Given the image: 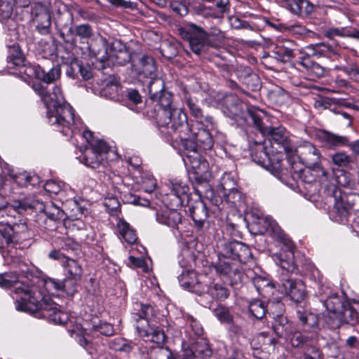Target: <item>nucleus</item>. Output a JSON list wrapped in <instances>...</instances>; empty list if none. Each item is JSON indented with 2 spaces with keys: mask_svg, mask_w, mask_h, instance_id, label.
I'll list each match as a JSON object with an SVG mask.
<instances>
[{
  "mask_svg": "<svg viewBox=\"0 0 359 359\" xmlns=\"http://www.w3.org/2000/svg\"><path fill=\"white\" fill-rule=\"evenodd\" d=\"M15 293L20 294L16 298L15 308L18 311L39 313L43 318L60 325L66 324L69 318L68 313L60 309V306L42 293L36 286L21 284L15 287Z\"/></svg>",
  "mask_w": 359,
  "mask_h": 359,
  "instance_id": "1",
  "label": "nucleus"
},
{
  "mask_svg": "<svg viewBox=\"0 0 359 359\" xmlns=\"http://www.w3.org/2000/svg\"><path fill=\"white\" fill-rule=\"evenodd\" d=\"M47 118L51 126L60 129L65 135H68V130L76 133V126L79 120H76L73 108L67 103L62 95L61 88L55 86L52 94H49L47 103Z\"/></svg>",
  "mask_w": 359,
  "mask_h": 359,
  "instance_id": "2",
  "label": "nucleus"
},
{
  "mask_svg": "<svg viewBox=\"0 0 359 359\" xmlns=\"http://www.w3.org/2000/svg\"><path fill=\"white\" fill-rule=\"evenodd\" d=\"M154 309L149 304L135 302L131 313L132 319L136 323L135 330L139 337L145 341H150L155 344H163L166 337L162 330L156 328L149 323L150 317L153 316Z\"/></svg>",
  "mask_w": 359,
  "mask_h": 359,
  "instance_id": "3",
  "label": "nucleus"
},
{
  "mask_svg": "<svg viewBox=\"0 0 359 359\" xmlns=\"http://www.w3.org/2000/svg\"><path fill=\"white\" fill-rule=\"evenodd\" d=\"M157 123L160 127H165L168 133L177 137H186L192 128L188 122L187 115L182 108L176 107L159 111Z\"/></svg>",
  "mask_w": 359,
  "mask_h": 359,
  "instance_id": "4",
  "label": "nucleus"
},
{
  "mask_svg": "<svg viewBox=\"0 0 359 359\" xmlns=\"http://www.w3.org/2000/svg\"><path fill=\"white\" fill-rule=\"evenodd\" d=\"M179 31L182 39L189 43L191 50L197 55L206 51L208 47L217 48L220 46L219 40L210 39L208 32L194 24H188Z\"/></svg>",
  "mask_w": 359,
  "mask_h": 359,
  "instance_id": "5",
  "label": "nucleus"
},
{
  "mask_svg": "<svg viewBox=\"0 0 359 359\" xmlns=\"http://www.w3.org/2000/svg\"><path fill=\"white\" fill-rule=\"evenodd\" d=\"M260 111L255 108H248L247 113L252 119L253 123L259 131L264 136L270 137L271 140L283 147L285 152L292 151V147L286 134V130L282 126L271 127L266 126L260 115Z\"/></svg>",
  "mask_w": 359,
  "mask_h": 359,
  "instance_id": "6",
  "label": "nucleus"
},
{
  "mask_svg": "<svg viewBox=\"0 0 359 359\" xmlns=\"http://www.w3.org/2000/svg\"><path fill=\"white\" fill-rule=\"evenodd\" d=\"M109 150L110 147L104 141L90 142V147L85 149L80 161L89 168H98L107 159Z\"/></svg>",
  "mask_w": 359,
  "mask_h": 359,
  "instance_id": "7",
  "label": "nucleus"
},
{
  "mask_svg": "<svg viewBox=\"0 0 359 359\" xmlns=\"http://www.w3.org/2000/svg\"><path fill=\"white\" fill-rule=\"evenodd\" d=\"M219 260L214 264L216 273L223 279L229 281L232 285L241 283L243 273L238 265L229 260V257H223L219 252Z\"/></svg>",
  "mask_w": 359,
  "mask_h": 359,
  "instance_id": "8",
  "label": "nucleus"
},
{
  "mask_svg": "<svg viewBox=\"0 0 359 359\" xmlns=\"http://www.w3.org/2000/svg\"><path fill=\"white\" fill-rule=\"evenodd\" d=\"M266 222H269V228L274 236L282 242L287 248L291 257L288 260L284 259L283 255L277 256L279 259L280 266L287 272L293 273L296 271L297 267L293 262V243L292 241L284 233L276 221L272 219L266 218Z\"/></svg>",
  "mask_w": 359,
  "mask_h": 359,
  "instance_id": "9",
  "label": "nucleus"
},
{
  "mask_svg": "<svg viewBox=\"0 0 359 359\" xmlns=\"http://www.w3.org/2000/svg\"><path fill=\"white\" fill-rule=\"evenodd\" d=\"M183 160L184 163L193 170L194 177L199 183L209 180V164L198 151L183 154Z\"/></svg>",
  "mask_w": 359,
  "mask_h": 359,
  "instance_id": "10",
  "label": "nucleus"
},
{
  "mask_svg": "<svg viewBox=\"0 0 359 359\" xmlns=\"http://www.w3.org/2000/svg\"><path fill=\"white\" fill-rule=\"evenodd\" d=\"M297 152L299 158L305 165L313 169L315 172L326 175L327 172L320 165V154L318 149L309 142H305L299 146Z\"/></svg>",
  "mask_w": 359,
  "mask_h": 359,
  "instance_id": "11",
  "label": "nucleus"
},
{
  "mask_svg": "<svg viewBox=\"0 0 359 359\" xmlns=\"http://www.w3.org/2000/svg\"><path fill=\"white\" fill-rule=\"evenodd\" d=\"M250 154L257 163L265 167L273 175L276 176L280 173L281 164L278 158H272L269 156L266 147L262 142H255V147H251Z\"/></svg>",
  "mask_w": 359,
  "mask_h": 359,
  "instance_id": "12",
  "label": "nucleus"
},
{
  "mask_svg": "<svg viewBox=\"0 0 359 359\" xmlns=\"http://www.w3.org/2000/svg\"><path fill=\"white\" fill-rule=\"evenodd\" d=\"M220 255L223 257L238 259L242 263L249 261L252 256L248 246L236 241H231L222 244Z\"/></svg>",
  "mask_w": 359,
  "mask_h": 359,
  "instance_id": "13",
  "label": "nucleus"
},
{
  "mask_svg": "<svg viewBox=\"0 0 359 359\" xmlns=\"http://www.w3.org/2000/svg\"><path fill=\"white\" fill-rule=\"evenodd\" d=\"M79 279H74L70 277L59 280L48 278L42 280L45 290L50 294L57 292L65 293L69 296H73L77 292V282Z\"/></svg>",
  "mask_w": 359,
  "mask_h": 359,
  "instance_id": "14",
  "label": "nucleus"
},
{
  "mask_svg": "<svg viewBox=\"0 0 359 359\" xmlns=\"http://www.w3.org/2000/svg\"><path fill=\"white\" fill-rule=\"evenodd\" d=\"M7 231L6 234L7 238H11L12 244H21L24 241L30 240L33 233L29 229L26 219H20L18 222L13 221V217L11 219V223L7 224Z\"/></svg>",
  "mask_w": 359,
  "mask_h": 359,
  "instance_id": "15",
  "label": "nucleus"
},
{
  "mask_svg": "<svg viewBox=\"0 0 359 359\" xmlns=\"http://www.w3.org/2000/svg\"><path fill=\"white\" fill-rule=\"evenodd\" d=\"M32 16L36 29L41 34L46 35L50 32V14L45 6L35 4L32 8Z\"/></svg>",
  "mask_w": 359,
  "mask_h": 359,
  "instance_id": "16",
  "label": "nucleus"
},
{
  "mask_svg": "<svg viewBox=\"0 0 359 359\" xmlns=\"http://www.w3.org/2000/svg\"><path fill=\"white\" fill-rule=\"evenodd\" d=\"M282 287L287 296L295 303H301L306 296V286L301 280L292 278H282Z\"/></svg>",
  "mask_w": 359,
  "mask_h": 359,
  "instance_id": "17",
  "label": "nucleus"
},
{
  "mask_svg": "<svg viewBox=\"0 0 359 359\" xmlns=\"http://www.w3.org/2000/svg\"><path fill=\"white\" fill-rule=\"evenodd\" d=\"M90 54L102 63L106 64L109 60L110 49H108L107 39L100 34H95L88 42Z\"/></svg>",
  "mask_w": 359,
  "mask_h": 359,
  "instance_id": "18",
  "label": "nucleus"
},
{
  "mask_svg": "<svg viewBox=\"0 0 359 359\" xmlns=\"http://www.w3.org/2000/svg\"><path fill=\"white\" fill-rule=\"evenodd\" d=\"M109 60L106 65H116L123 66L128 63L131 59V55L126 46L119 40H114L111 43Z\"/></svg>",
  "mask_w": 359,
  "mask_h": 359,
  "instance_id": "19",
  "label": "nucleus"
},
{
  "mask_svg": "<svg viewBox=\"0 0 359 359\" xmlns=\"http://www.w3.org/2000/svg\"><path fill=\"white\" fill-rule=\"evenodd\" d=\"M163 344H157L158 346H152L147 347L144 344L138 345V353L142 356V359H176L172 351L168 348L163 346Z\"/></svg>",
  "mask_w": 359,
  "mask_h": 359,
  "instance_id": "20",
  "label": "nucleus"
},
{
  "mask_svg": "<svg viewBox=\"0 0 359 359\" xmlns=\"http://www.w3.org/2000/svg\"><path fill=\"white\" fill-rule=\"evenodd\" d=\"M155 215L157 222L172 229H177L182 222L181 213L174 208H168L166 206L158 210Z\"/></svg>",
  "mask_w": 359,
  "mask_h": 359,
  "instance_id": "21",
  "label": "nucleus"
},
{
  "mask_svg": "<svg viewBox=\"0 0 359 359\" xmlns=\"http://www.w3.org/2000/svg\"><path fill=\"white\" fill-rule=\"evenodd\" d=\"M43 208V203L36 199L34 196L13 200L11 203V208L18 214H23L28 210L41 212Z\"/></svg>",
  "mask_w": 359,
  "mask_h": 359,
  "instance_id": "22",
  "label": "nucleus"
},
{
  "mask_svg": "<svg viewBox=\"0 0 359 359\" xmlns=\"http://www.w3.org/2000/svg\"><path fill=\"white\" fill-rule=\"evenodd\" d=\"M211 355L212 350L209 345L201 339L184 349L183 359H205Z\"/></svg>",
  "mask_w": 359,
  "mask_h": 359,
  "instance_id": "23",
  "label": "nucleus"
},
{
  "mask_svg": "<svg viewBox=\"0 0 359 359\" xmlns=\"http://www.w3.org/2000/svg\"><path fill=\"white\" fill-rule=\"evenodd\" d=\"M334 195V205L330 212V217L336 222L346 224L350 215V207L344 198H337V191Z\"/></svg>",
  "mask_w": 359,
  "mask_h": 359,
  "instance_id": "24",
  "label": "nucleus"
},
{
  "mask_svg": "<svg viewBox=\"0 0 359 359\" xmlns=\"http://www.w3.org/2000/svg\"><path fill=\"white\" fill-rule=\"evenodd\" d=\"M304 54L313 57H330L332 55H336L334 48L327 43L320 42L306 46L304 48Z\"/></svg>",
  "mask_w": 359,
  "mask_h": 359,
  "instance_id": "25",
  "label": "nucleus"
},
{
  "mask_svg": "<svg viewBox=\"0 0 359 359\" xmlns=\"http://www.w3.org/2000/svg\"><path fill=\"white\" fill-rule=\"evenodd\" d=\"M137 72L140 79H150L156 76V65L154 59L147 55L140 57L137 65Z\"/></svg>",
  "mask_w": 359,
  "mask_h": 359,
  "instance_id": "26",
  "label": "nucleus"
},
{
  "mask_svg": "<svg viewBox=\"0 0 359 359\" xmlns=\"http://www.w3.org/2000/svg\"><path fill=\"white\" fill-rule=\"evenodd\" d=\"M189 192V187L186 183L182 181L172 182L169 194L170 197H173L172 205L175 207L182 206L184 200L188 198Z\"/></svg>",
  "mask_w": 359,
  "mask_h": 359,
  "instance_id": "27",
  "label": "nucleus"
},
{
  "mask_svg": "<svg viewBox=\"0 0 359 359\" xmlns=\"http://www.w3.org/2000/svg\"><path fill=\"white\" fill-rule=\"evenodd\" d=\"M189 212L196 226L203 227L208 216L206 204L201 199L197 200L189 207Z\"/></svg>",
  "mask_w": 359,
  "mask_h": 359,
  "instance_id": "28",
  "label": "nucleus"
},
{
  "mask_svg": "<svg viewBox=\"0 0 359 359\" xmlns=\"http://www.w3.org/2000/svg\"><path fill=\"white\" fill-rule=\"evenodd\" d=\"M294 46V43L291 41L276 46L271 51L273 57L282 63L290 62L295 57Z\"/></svg>",
  "mask_w": 359,
  "mask_h": 359,
  "instance_id": "29",
  "label": "nucleus"
},
{
  "mask_svg": "<svg viewBox=\"0 0 359 359\" xmlns=\"http://www.w3.org/2000/svg\"><path fill=\"white\" fill-rule=\"evenodd\" d=\"M285 7L294 15L308 16L313 11V6L308 0H286Z\"/></svg>",
  "mask_w": 359,
  "mask_h": 359,
  "instance_id": "30",
  "label": "nucleus"
},
{
  "mask_svg": "<svg viewBox=\"0 0 359 359\" xmlns=\"http://www.w3.org/2000/svg\"><path fill=\"white\" fill-rule=\"evenodd\" d=\"M212 129L208 128H194L192 126V137L195 139L199 147L204 150H208L212 149L214 144L213 139L210 134Z\"/></svg>",
  "mask_w": 359,
  "mask_h": 359,
  "instance_id": "31",
  "label": "nucleus"
},
{
  "mask_svg": "<svg viewBox=\"0 0 359 359\" xmlns=\"http://www.w3.org/2000/svg\"><path fill=\"white\" fill-rule=\"evenodd\" d=\"M272 327L278 337L286 338L289 337L291 325L285 316L277 315L276 317H274Z\"/></svg>",
  "mask_w": 359,
  "mask_h": 359,
  "instance_id": "32",
  "label": "nucleus"
},
{
  "mask_svg": "<svg viewBox=\"0 0 359 359\" xmlns=\"http://www.w3.org/2000/svg\"><path fill=\"white\" fill-rule=\"evenodd\" d=\"M252 283L257 292L264 297H269L273 294V283L267 278L256 276L252 278Z\"/></svg>",
  "mask_w": 359,
  "mask_h": 359,
  "instance_id": "33",
  "label": "nucleus"
},
{
  "mask_svg": "<svg viewBox=\"0 0 359 359\" xmlns=\"http://www.w3.org/2000/svg\"><path fill=\"white\" fill-rule=\"evenodd\" d=\"M339 321L354 325L358 321V313L348 302H344V306L336 316Z\"/></svg>",
  "mask_w": 359,
  "mask_h": 359,
  "instance_id": "34",
  "label": "nucleus"
},
{
  "mask_svg": "<svg viewBox=\"0 0 359 359\" xmlns=\"http://www.w3.org/2000/svg\"><path fill=\"white\" fill-rule=\"evenodd\" d=\"M34 74L36 78L46 83L53 82L60 76V69L57 67H54L46 72L39 66H36L33 69Z\"/></svg>",
  "mask_w": 359,
  "mask_h": 359,
  "instance_id": "35",
  "label": "nucleus"
},
{
  "mask_svg": "<svg viewBox=\"0 0 359 359\" xmlns=\"http://www.w3.org/2000/svg\"><path fill=\"white\" fill-rule=\"evenodd\" d=\"M224 104L233 116H242L243 115V104L236 95H229L225 97Z\"/></svg>",
  "mask_w": 359,
  "mask_h": 359,
  "instance_id": "36",
  "label": "nucleus"
},
{
  "mask_svg": "<svg viewBox=\"0 0 359 359\" xmlns=\"http://www.w3.org/2000/svg\"><path fill=\"white\" fill-rule=\"evenodd\" d=\"M118 231L121 238L128 243L133 244L137 239L135 231L123 219H119L117 223Z\"/></svg>",
  "mask_w": 359,
  "mask_h": 359,
  "instance_id": "37",
  "label": "nucleus"
},
{
  "mask_svg": "<svg viewBox=\"0 0 359 359\" xmlns=\"http://www.w3.org/2000/svg\"><path fill=\"white\" fill-rule=\"evenodd\" d=\"M180 285L188 290L191 292H198V280L196 279V274L194 271H186L182 273L178 277Z\"/></svg>",
  "mask_w": 359,
  "mask_h": 359,
  "instance_id": "38",
  "label": "nucleus"
},
{
  "mask_svg": "<svg viewBox=\"0 0 359 359\" xmlns=\"http://www.w3.org/2000/svg\"><path fill=\"white\" fill-rule=\"evenodd\" d=\"M321 301L326 309L336 316L344 306V302H342L340 297L335 293L330 294L325 299H321Z\"/></svg>",
  "mask_w": 359,
  "mask_h": 359,
  "instance_id": "39",
  "label": "nucleus"
},
{
  "mask_svg": "<svg viewBox=\"0 0 359 359\" xmlns=\"http://www.w3.org/2000/svg\"><path fill=\"white\" fill-rule=\"evenodd\" d=\"M63 267L68 277L74 279H81L83 273V270L81 264L78 261L68 258L63 264Z\"/></svg>",
  "mask_w": 359,
  "mask_h": 359,
  "instance_id": "40",
  "label": "nucleus"
},
{
  "mask_svg": "<svg viewBox=\"0 0 359 359\" xmlns=\"http://www.w3.org/2000/svg\"><path fill=\"white\" fill-rule=\"evenodd\" d=\"M147 87L151 100L156 99L157 96L165 91L163 81L157 76L149 79Z\"/></svg>",
  "mask_w": 359,
  "mask_h": 359,
  "instance_id": "41",
  "label": "nucleus"
},
{
  "mask_svg": "<svg viewBox=\"0 0 359 359\" xmlns=\"http://www.w3.org/2000/svg\"><path fill=\"white\" fill-rule=\"evenodd\" d=\"M220 185L223 190L229 191V197L239 200L241 198V194L235 189L236 182L229 174H224L220 180Z\"/></svg>",
  "mask_w": 359,
  "mask_h": 359,
  "instance_id": "42",
  "label": "nucleus"
},
{
  "mask_svg": "<svg viewBox=\"0 0 359 359\" xmlns=\"http://www.w3.org/2000/svg\"><path fill=\"white\" fill-rule=\"evenodd\" d=\"M68 32L78 36L81 40H90L95 35L93 33L92 27L88 24H81L75 26L74 28L71 27L69 28Z\"/></svg>",
  "mask_w": 359,
  "mask_h": 359,
  "instance_id": "43",
  "label": "nucleus"
},
{
  "mask_svg": "<svg viewBox=\"0 0 359 359\" xmlns=\"http://www.w3.org/2000/svg\"><path fill=\"white\" fill-rule=\"evenodd\" d=\"M323 140L330 147H338L348 145V139L345 136L337 135L325 132L323 136Z\"/></svg>",
  "mask_w": 359,
  "mask_h": 359,
  "instance_id": "44",
  "label": "nucleus"
},
{
  "mask_svg": "<svg viewBox=\"0 0 359 359\" xmlns=\"http://www.w3.org/2000/svg\"><path fill=\"white\" fill-rule=\"evenodd\" d=\"M206 294L211 296L213 299L222 301L229 297V291L225 287L217 283L208 288L207 292L203 293V295Z\"/></svg>",
  "mask_w": 359,
  "mask_h": 359,
  "instance_id": "45",
  "label": "nucleus"
},
{
  "mask_svg": "<svg viewBox=\"0 0 359 359\" xmlns=\"http://www.w3.org/2000/svg\"><path fill=\"white\" fill-rule=\"evenodd\" d=\"M296 313L297 318L303 325L313 327L317 325L316 316L308 310L302 307H297Z\"/></svg>",
  "mask_w": 359,
  "mask_h": 359,
  "instance_id": "46",
  "label": "nucleus"
},
{
  "mask_svg": "<svg viewBox=\"0 0 359 359\" xmlns=\"http://www.w3.org/2000/svg\"><path fill=\"white\" fill-rule=\"evenodd\" d=\"M192 132V128L189 130V133L186 135V137H177L176 138H179L181 142V147L184 149V154L187 153H191L194 151H198V145L195 139L192 137V135L191 134Z\"/></svg>",
  "mask_w": 359,
  "mask_h": 359,
  "instance_id": "47",
  "label": "nucleus"
},
{
  "mask_svg": "<svg viewBox=\"0 0 359 359\" xmlns=\"http://www.w3.org/2000/svg\"><path fill=\"white\" fill-rule=\"evenodd\" d=\"M40 212H43L50 219L53 221L62 219L65 215L63 210L53 203L44 205V208Z\"/></svg>",
  "mask_w": 359,
  "mask_h": 359,
  "instance_id": "48",
  "label": "nucleus"
},
{
  "mask_svg": "<svg viewBox=\"0 0 359 359\" xmlns=\"http://www.w3.org/2000/svg\"><path fill=\"white\" fill-rule=\"evenodd\" d=\"M92 330L106 337L112 336L115 333V330L111 324L102 320H98L97 322L94 321L93 323Z\"/></svg>",
  "mask_w": 359,
  "mask_h": 359,
  "instance_id": "49",
  "label": "nucleus"
},
{
  "mask_svg": "<svg viewBox=\"0 0 359 359\" xmlns=\"http://www.w3.org/2000/svg\"><path fill=\"white\" fill-rule=\"evenodd\" d=\"M109 347L117 351L130 353L133 348V345L132 342H128L123 338L118 337L109 342Z\"/></svg>",
  "mask_w": 359,
  "mask_h": 359,
  "instance_id": "50",
  "label": "nucleus"
},
{
  "mask_svg": "<svg viewBox=\"0 0 359 359\" xmlns=\"http://www.w3.org/2000/svg\"><path fill=\"white\" fill-rule=\"evenodd\" d=\"M152 100L158 102L161 107L160 111L176 108V107L172 104V95L165 90L158 95L156 99H153Z\"/></svg>",
  "mask_w": 359,
  "mask_h": 359,
  "instance_id": "51",
  "label": "nucleus"
},
{
  "mask_svg": "<svg viewBox=\"0 0 359 359\" xmlns=\"http://www.w3.org/2000/svg\"><path fill=\"white\" fill-rule=\"evenodd\" d=\"M15 0H0V21L9 19L13 13Z\"/></svg>",
  "mask_w": 359,
  "mask_h": 359,
  "instance_id": "52",
  "label": "nucleus"
},
{
  "mask_svg": "<svg viewBox=\"0 0 359 359\" xmlns=\"http://www.w3.org/2000/svg\"><path fill=\"white\" fill-rule=\"evenodd\" d=\"M249 311L256 318H262L266 313L264 303L259 299H254L250 302L248 306Z\"/></svg>",
  "mask_w": 359,
  "mask_h": 359,
  "instance_id": "53",
  "label": "nucleus"
},
{
  "mask_svg": "<svg viewBox=\"0 0 359 359\" xmlns=\"http://www.w3.org/2000/svg\"><path fill=\"white\" fill-rule=\"evenodd\" d=\"M213 313L221 323L227 324L233 323V316L230 313L229 309L222 305H218L214 309Z\"/></svg>",
  "mask_w": 359,
  "mask_h": 359,
  "instance_id": "54",
  "label": "nucleus"
},
{
  "mask_svg": "<svg viewBox=\"0 0 359 359\" xmlns=\"http://www.w3.org/2000/svg\"><path fill=\"white\" fill-rule=\"evenodd\" d=\"M18 275L16 272H7L0 274V287L9 288L18 283Z\"/></svg>",
  "mask_w": 359,
  "mask_h": 359,
  "instance_id": "55",
  "label": "nucleus"
},
{
  "mask_svg": "<svg viewBox=\"0 0 359 359\" xmlns=\"http://www.w3.org/2000/svg\"><path fill=\"white\" fill-rule=\"evenodd\" d=\"M332 162L339 167H347L353 162L352 158L345 152H337L331 156Z\"/></svg>",
  "mask_w": 359,
  "mask_h": 359,
  "instance_id": "56",
  "label": "nucleus"
},
{
  "mask_svg": "<svg viewBox=\"0 0 359 359\" xmlns=\"http://www.w3.org/2000/svg\"><path fill=\"white\" fill-rule=\"evenodd\" d=\"M184 102L193 117H201V113L203 112V110L199 106L198 100L196 98L191 97L190 96L186 97Z\"/></svg>",
  "mask_w": 359,
  "mask_h": 359,
  "instance_id": "57",
  "label": "nucleus"
},
{
  "mask_svg": "<svg viewBox=\"0 0 359 359\" xmlns=\"http://www.w3.org/2000/svg\"><path fill=\"white\" fill-rule=\"evenodd\" d=\"M13 181L20 187H27L29 184L33 185L36 180L27 172H20L13 176Z\"/></svg>",
  "mask_w": 359,
  "mask_h": 359,
  "instance_id": "58",
  "label": "nucleus"
},
{
  "mask_svg": "<svg viewBox=\"0 0 359 359\" xmlns=\"http://www.w3.org/2000/svg\"><path fill=\"white\" fill-rule=\"evenodd\" d=\"M301 180L308 184L312 183L316 180L317 177L323 176L320 172H315L313 169L306 167L299 173Z\"/></svg>",
  "mask_w": 359,
  "mask_h": 359,
  "instance_id": "59",
  "label": "nucleus"
},
{
  "mask_svg": "<svg viewBox=\"0 0 359 359\" xmlns=\"http://www.w3.org/2000/svg\"><path fill=\"white\" fill-rule=\"evenodd\" d=\"M104 204L111 215H118L120 212V203L116 197L106 198Z\"/></svg>",
  "mask_w": 359,
  "mask_h": 359,
  "instance_id": "60",
  "label": "nucleus"
},
{
  "mask_svg": "<svg viewBox=\"0 0 359 359\" xmlns=\"http://www.w3.org/2000/svg\"><path fill=\"white\" fill-rule=\"evenodd\" d=\"M347 34V28L341 27V28H335L332 27L325 31L324 35L325 37L332 39L336 36L346 37Z\"/></svg>",
  "mask_w": 359,
  "mask_h": 359,
  "instance_id": "61",
  "label": "nucleus"
},
{
  "mask_svg": "<svg viewBox=\"0 0 359 359\" xmlns=\"http://www.w3.org/2000/svg\"><path fill=\"white\" fill-rule=\"evenodd\" d=\"M195 118L197 123L201 124L203 128H214L213 118L210 115H204L203 111L201 113V117H196Z\"/></svg>",
  "mask_w": 359,
  "mask_h": 359,
  "instance_id": "62",
  "label": "nucleus"
},
{
  "mask_svg": "<svg viewBox=\"0 0 359 359\" xmlns=\"http://www.w3.org/2000/svg\"><path fill=\"white\" fill-rule=\"evenodd\" d=\"M290 337V343L294 347H299L306 341V338L299 332H295Z\"/></svg>",
  "mask_w": 359,
  "mask_h": 359,
  "instance_id": "63",
  "label": "nucleus"
},
{
  "mask_svg": "<svg viewBox=\"0 0 359 359\" xmlns=\"http://www.w3.org/2000/svg\"><path fill=\"white\" fill-rule=\"evenodd\" d=\"M32 88L41 97V100L46 104L49 97V93L47 92L45 87L39 83H34L32 85Z\"/></svg>",
  "mask_w": 359,
  "mask_h": 359,
  "instance_id": "64",
  "label": "nucleus"
}]
</instances>
